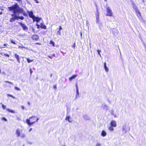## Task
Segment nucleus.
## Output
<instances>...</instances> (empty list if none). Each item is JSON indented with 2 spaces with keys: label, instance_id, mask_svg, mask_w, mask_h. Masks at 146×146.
<instances>
[{
  "label": "nucleus",
  "instance_id": "49530a36",
  "mask_svg": "<svg viewBox=\"0 0 146 146\" xmlns=\"http://www.w3.org/2000/svg\"><path fill=\"white\" fill-rule=\"evenodd\" d=\"M75 43H74V45L72 46V47H73L74 48H75Z\"/></svg>",
  "mask_w": 146,
  "mask_h": 146
},
{
  "label": "nucleus",
  "instance_id": "3c124183",
  "mask_svg": "<svg viewBox=\"0 0 146 146\" xmlns=\"http://www.w3.org/2000/svg\"><path fill=\"white\" fill-rule=\"evenodd\" d=\"M35 1H36V3H39V1H38L37 0H35Z\"/></svg>",
  "mask_w": 146,
  "mask_h": 146
},
{
  "label": "nucleus",
  "instance_id": "9d476101",
  "mask_svg": "<svg viewBox=\"0 0 146 146\" xmlns=\"http://www.w3.org/2000/svg\"><path fill=\"white\" fill-rule=\"evenodd\" d=\"M131 3L133 6V8L135 10V11H136L137 10H138L137 9V7L135 5V3L133 2H132Z\"/></svg>",
  "mask_w": 146,
  "mask_h": 146
},
{
  "label": "nucleus",
  "instance_id": "0e129e2a",
  "mask_svg": "<svg viewBox=\"0 0 146 146\" xmlns=\"http://www.w3.org/2000/svg\"><path fill=\"white\" fill-rule=\"evenodd\" d=\"M33 119L31 120L32 121V120H34V119H34V118H33Z\"/></svg>",
  "mask_w": 146,
  "mask_h": 146
},
{
  "label": "nucleus",
  "instance_id": "a211bd4d",
  "mask_svg": "<svg viewBox=\"0 0 146 146\" xmlns=\"http://www.w3.org/2000/svg\"><path fill=\"white\" fill-rule=\"evenodd\" d=\"M83 118L86 120H89L90 119V118L88 116L86 115H83Z\"/></svg>",
  "mask_w": 146,
  "mask_h": 146
},
{
  "label": "nucleus",
  "instance_id": "5701e85b",
  "mask_svg": "<svg viewBox=\"0 0 146 146\" xmlns=\"http://www.w3.org/2000/svg\"><path fill=\"white\" fill-rule=\"evenodd\" d=\"M20 137L21 138H24L25 137V135L24 133H21Z\"/></svg>",
  "mask_w": 146,
  "mask_h": 146
},
{
  "label": "nucleus",
  "instance_id": "2f4dec72",
  "mask_svg": "<svg viewBox=\"0 0 146 146\" xmlns=\"http://www.w3.org/2000/svg\"><path fill=\"white\" fill-rule=\"evenodd\" d=\"M24 19V18L23 17L21 16L20 17L19 16V19H20L21 20H23Z\"/></svg>",
  "mask_w": 146,
  "mask_h": 146
},
{
  "label": "nucleus",
  "instance_id": "09e8293b",
  "mask_svg": "<svg viewBox=\"0 0 146 146\" xmlns=\"http://www.w3.org/2000/svg\"><path fill=\"white\" fill-rule=\"evenodd\" d=\"M58 33L60 35H61L60 32L59 30V31H58Z\"/></svg>",
  "mask_w": 146,
  "mask_h": 146
},
{
  "label": "nucleus",
  "instance_id": "c85d7f7f",
  "mask_svg": "<svg viewBox=\"0 0 146 146\" xmlns=\"http://www.w3.org/2000/svg\"><path fill=\"white\" fill-rule=\"evenodd\" d=\"M15 88L16 90H20V88L17 87H16V86L15 87Z\"/></svg>",
  "mask_w": 146,
  "mask_h": 146
},
{
  "label": "nucleus",
  "instance_id": "c9c22d12",
  "mask_svg": "<svg viewBox=\"0 0 146 146\" xmlns=\"http://www.w3.org/2000/svg\"><path fill=\"white\" fill-rule=\"evenodd\" d=\"M11 43H12L13 44H16V43L15 42H14L12 40H11Z\"/></svg>",
  "mask_w": 146,
  "mask_h": 146
},
{
  "label": "nucleus",
  "instance_id": "393cba45",
  "mask_svg": "<svg viewBox=\"0 0 146 146\" xmlns=\"http://www.w3.org/2000/svg\"><path fill=\"white\" fill-rule=\"evenodd\" d=\"M79 95V93L78 90H76V94L75 98V99H77L78 96Z\"/></svg>",
  "mask_w": 146,
  "mask_h": 146
},
{
  "label": "nucleus",
  "instance_id": "c03bdc74",
  "mask_svg": "<svg viewBox=\"0 0 146 146\" xmlns=\"http://www.w3.org/2000/svg\"><path fill=\"white\" fill-rule=\"evenodd\" d=\"M19 48H25V47H24V46H19Z\"/></svg>",
  "mask_w": 146,
  "mask_h": 146
},
{
  "label": "nucleus",
  "instance_id": "f704fd0d",
  "mask_svg": "<svg viewBox=\"0 0 146 146\" xmlns=\"http://www.w3.org/2000/svg\"><path fill=\"white\" fill-rule=\"evenodd\" d=\"M27 60L28 63H29L31 62L33 60H30L28 58H27Z\"/></svg>",
  "mask_w": 146,
  "mask_h": 146
},
{
  "label": "nucleus",
  "instance_id": "c756f323",
  "mask_svg": "<svg viewBox=\"0 0 146 146\" xmlns=\"http://www.w3.org/2000/svg\"><path fill=\"white\" fill-rule=\"evenodd\" d=\"M101 145V144L98 142L97 143L96 146H100Z\"/></svg>",
  "mask_w": 146,
  "mask_h": 146
},
{
  "label": "nucleus",
  "instance_id": "0eeeda50",
  "mask_svg": "<svg viewBox=\"0 0 146 146\" xmlns=\"http://www.w3.org/2000/svg\"><path fill=\"white\" fill-rule=\"evenodd\" d=\"M137 14V15L138 17L141 20V19H143L141 17V14L139 11V10H137L136 11H135Z\"/></svg>",
  "mask_w": 146,
  "mask_h": 146
},
{
  "label": "nucleus",
  "instance_id": "4be33fe9",
  "mask_svg": "<svg viewBox=\"0 0 146 146\" xmlns=\"http://www.w3.org/2000/svg\"><path fill=\"white\" fill-rule=\"evenodd\" d=\"M41 28L44 29H46V26L42 24V23L41 24L40 26Z\"/></svg>",
  "mask_w": 146,
  "mask_h": 146
},
{
  "label": "nucleus",
  "instance_id": "37998d69",
  "mask_svg": "<svg viewBox=\"0 0 146 146\" xmlns=\"http://www.w3.org/2000/svg\"><path fill=\"white\" fill-rule=\"evenodd\" d=\"M4 55L5 56H7L8 57H9V54H4Z\"/></svg>",
  "mask_w": 146,
  "mask_h": 146
},
{
  "label": "nucleus",
  "instance_id": "4468645a",
  "mask_svg": "<svg viewBox=\"0 0 146 146\" xmlns=\"http://www.w3.org/2000/svg\"><path fill=\"white\" fill-rule=\"evenodd\" d=\"M107 135V133L105 130H103L102 131L101 135L103 137H104L106 136Z\"/></svg>",
  "mask_w": 146,
  "mask_h": 146
},
{
  "label": "nucleus",
  "instance_id": "f03ea898",
  "mask_svg": "<svg viewBox=\"0 0 146 146\" xmlns=\"http://www.w3.org/2000/svg\"><path fill=\"white\" fill-rule=\"evenodd\" d=\"M36 117L35 116H32V117H30L29 118V119H27L26 120V122L27 123L28 125L29 126H31V125H33L34 123H35L36 122V121H33V122H31L30 120L32 119H33V118H35Z\"/></svg>",
  "mask_w": 146,
  "mask_h": 146
},
{
  "label": "nucleus",
  "instance_id": "052dcab7",
  "mask_svg": "<svg viewBox=\"0 0 146 146\" xmlns=\"http://www.w3.org/2000/svg\"><path fill=\"white\" fill-rule=\"evenodd\" d=\"M52 57H54V56H55V54H53L52 55Z\"/></svg>",
  "mask_w": 146,
  "mask_h": 146
},
{
  "label": "nucleus",
  "instance_id": "680f3d73",
  "mask_svg": "<svg viewBox=\"0 0 146 146\" xmlns=\"http://www.w3.org/2000/svg\"><path fill=\"white\" fill-rule=\"evenodd\" d=\"M12 95H10V94H8V96H10V97H11V96Z\"/></svg>",
  "mask_w": 146,
  "mask_h": 146
},
{
  "label": "nucleus",
  "instance_id": "ddd939ff",
  "mask_svg": "<svg viewBox=\"0 0 146 146\" xmlns=\"http://www.w3.org/2000/svg\"><path fill=\"white\" fill-rule=\"evenodd\" d=\"M96 19H99V14L98 11V9L97 8L96 9Z\"/></svg>",
  "mask_w": 146,
  "mask_h": 146
},
{
  "label": "nucleus",
  "instance_id": "b1692460",
  "mask_svg": "<svg viewBox=\"0 0 146 146\" xmlns=\"http://www.w3.org/2000/svg\"><path fill=\"white\" fill-rule=\"evenodd\" d=\"M6 110L7 111H8L9 112H10L11 113H15V111H14L11 110L10 109L7 108V109H6Z\"/></svg>",
  "mask_w": 146,
  "mask_h": 146
},
{
  "label": "nucleus",
  "instance_id": "7ed1b4c3",
  "mask_svg": "<svg viewBox=\"0 0 146 146\" xmlns=\"http://www.w3.org/2000/svg\"><path fill=\"white\" fill-rule=\"evenodd\" d=\"M106 12L107 14L106 15L112 16V11L110 8L108 6H106Z\"/></svg>",
  "mask_w": 146,
  "mask_h": 146
},
{
  "label": "nucleus",
  "instance_id": "f257e3e1",
  "mask_svg": "<svg viewBox=\"0 0 146 146\" xmlns=\"http://www.w3.org/2000/svg\"><path fill=\"white\" fill-rule=\"evenodd\" d=\"M8 8L10 11H13V13L11 15V16L13 17L15 20H18L20 13H22L23 12V9L19 7L17 3L11 7H8Z\"/></svg>",
  "mask_w": 146,
  "mask_h": 146
},
{
  "label": "nucleus",
  "instance_id": "1a4fd4ad",
  "mask_svg": "<svg viewBox=\"0 0 146 146\" xmlns=\"http://www.w3.org/2000/svg\"><path fill=\"white\" fill-rule=\"evenodd\" d=\"M28 13L30 17L32 18L33 19L34 17L35 16L33 15V11H28Z\"/></svg>",
  "mask_w": 146,
  "mask_h": 146
},
{
  "label": "nucleus",
  "instance_id": "f8f14e48",
  "mask_svg": "<svg viewBox=\"0 0 146 146\" xmlns=\"http://www.w3.org/2000/svg\"><path fill=\"white\" fill-rule=\"evenodd\" d=\"M33 19L34 21H36L37 22H38L40 21V20L41 19L38 17H36L35 16H34Z\"/></svg>",
  "mask_w": 146,
  "mask_h": 146
},
{
  "label": "nucleus",
  "instance_id": "4d7b16f0",
  "mask_svg": "<svg viewBox=\"0 0 146 146\" xmlns=\"http://www.w3.org/2000/svg\"><path fill=\"white\" fill-rule=\"evenodd\" d=\"M37 28H39L40 26L38 24H37Z\"/></svg>",
  "mask_w": 146,
  "mask_h": 146
},
{
  "label": "nucleus",
  "instance_id": "864d4df0",
  "mask_svg": "<svg viewBox=\"0 0 146 146\" xmlns=\"http://www.w3.org/2000/svg\"><path fill=\"white\" fill-rule=\"evenodd\" d=\"M39 119V118H37V119H36V120L35 121L36 122H37Z\"/></svg>",
  "mask_w": 146,
  "mask_h": 146
},
{
  "label": "nucleus",
  "instance_id": "13d9d810",
  "mask_svg": "<svg viewBox=\"0 0 146 146\" xmlns=\"http://www.w3.org/2000/svg\"><path fill=\"white\" fill-rule=\"evenodd\" d=\"M27 104H28L29 105H30V103L29 102H28V103H27Z\"/></svg>",
  "mask_w": 146,
  "mask_h": 146
},
{
  "label": "nucleus",
  "instance_id": "aec40b11",
  "mask_svg": "<svg viewBox=\"0 0 146 146\" xmlns=\"http://www.w3.org/2000/svg\"><path fill=\"white\" fill-rule=\"evenodd\" d=\"M104 68L105 71L106 72H108V68L106 66V62L104 63Z\"/></svg>",
  "mask_w": 146,
  "mask_h": 146
},
{
  "label": "nucleus",
  "instance_id": "603ef678",
  "mask_svg": "<svg viewBox=\"0 0 146 146\" xmlns=\"http://www.w3.org/2000/svg\"><path fill=\"white\" fill-rule=\"evenodd\" d=\"M21 107L23 110L24 109V107L23 106H21Z\"/></svg>",
  "mask_w": 146,
  "mask_h": 146
},
{
  "label": "nucleus",
  "instance_id": "58836bf2",
  "mask_svg": "<svg viewBox=\"0 0 146 146\" xmlns=\"http://www.w3.org/2000/svg\"><path fill=\"white\" fill-rule=\"evenodd\" d=\"M19 2V3L22 2V0H15Z\"/></svg>",
  "mask_w": 146,
  "mask_h": 146
},
{
  "label": "nucleus",
  "instance_id": "6e6d98bb",
  "mask_svg": "<svg viewBox=\"0 0 146 146\" xmlns=\"http://www.w3.org/2000/svg\"><path fill=\"white\" fill-rule=\"evenodd\" d=\"M32 130V128H31L29 130V132H30Z\"/></svg>",
  "mask_w": 146,
  "mask_h": 146
},
{
  "label": "nucleus",
  "instance_id": "a19ab883",
  "mask_svg": "<svg viewBox=\"0 0 146 146\" xmlns=\"http://www.w3.org/2000/svg\"><path fill=\"white\" fill-rule=\"evenodd\" d=\"M108 101L109 104H111V102L110 100L109 99H108Z\"/></svg>",
  "mask_w": 146,
  "mask_h": 146
},
{
  "label": "nucleus",
  "instance_id": "79ce46f5",
  "mask_svg": "<svg viewBox=\"0 0 146 146\" xmlns=\"http://www.w3.org/2000/svg\"><path fill=\"white\" fill-rule=\"evenodd\" d=\"M96 19L97 23H98L99 22V21H100L99 19Z\"/></svg>",
  "mask_w": 146,
  "mask_h": 146
},
{
  "label": "nucleus",
  "instance_id": "6e6552de",
  "mask_svg": "<svg viewBox=\"0 0 146 146\" xmlns=\"http://www.w3.org/2000/svg\"><path fill=\"white\" fill-rule=\"evenodd\" d=\"M111 125L113 127H115L117 125L116 122L114 120H112L110 123Z\"/></svg>",
  "mask_w": 146,
  "mask_h": 146
},
{
  "label": "nucleus",
  "instance_id": "5fc2aeb1",
  "mask_svg": "<svg viewBox=\"0 0 146 146\" xmlns=\"http://www.w3.org/2000/svg\"><path fill=\"white\" fill-rule=\"evenodd\" d=\"M62 27H61L60 26V28L59 29V30L60 31L61 30H62Z\"/></svg>",
  "mask_w": 146,
  "mask_h": 146
},
{
  "label": "nucleus",
  "instance_id": "39448f33",
  "mask_svg": "<svg viewBox=\"0 0 146 146\" xmlns=\"http://www.w3.org/2000/svg\"><path fill=\"white\" fill-rule=\"evenodd\" d=\"M101 107L103 109L105 110H108L109 109V108L107 105L105 103H103L101 106Z\"/></svg>",
  "mask_w": 146,
  "mask_h": 146
},
{
  "label": "nucleus",
  "instance_id": "e433bc0d",
  "mask_svg": "<svg viewBox=\"0 0 146 146\" xmlns=\"http://www.w3.org/2000/svg\"><path fill=\"white\" fill-rule=\"evenodd\" d=\"M88 24H89V22H88V21H86V25L89 28Z\"/></svg>",
  "mask_w": 146,
  "mask_h": 146
},
{
  "label": "nucleus",
  "instance_id": "de8ad7c7",
  "mask_svg": "<svg viewBox=\"0 0 146 146\" xmlns=\"http://www.w3.org/2000/svg\"><path fill=\"white\" fill-rule=\"evenodd\" d=\"M76 91L77 90H78V86L77 84L76 85Z\"/></svg>",
  "mask_w": 146,
  "mask_h": 146
},
{
  "label": "nucleus",
  "instance_id": "bf43d9fd",
  "mask_svg": "<svg viewBox=\"0 0 146 146\" xmlns=\"http://www.w3.org/2000/svg\"><path fill=\"white\" fill-rule=\"evenodd\" d=\"M7 45V44H4V45L5 46H6Z\"/></svg>",
  "mask_w": 146,
  "mask_h": 146
},
{
  "label": "nucleus",
  "instance_id": "e2e57ef3",
  "mask_svg": "<svg viewBox=\"0 0 146 146\" xmlns=\"http://www.w3.org/2000/svg\"><path fill=\"white\" fill-rule=\"evenodd\" d=\"M80 35H81V36H82V33H81V32H80Z\"/></svg>",
  "mask_w": 146,
  "mask_h": 146
},
{
  "label": "nucleus",
  "instance_id": "338daca9",
  "mask_svg": "<svg viewBox=\"0 0 146 146\" xmlns=\"http://www.w3.org/2000/svg\"><path fill=\"white\" fill-rule=\"evenodd\" d=\"M111 114H112V115H113V112H112V113H111Z\"/></svg>",
  "mask_w": 146,
  "mask_h": 146
},
{
  "label": "nucleus",
  "instance_id": "20e7f679",
  "mask_svg": "<svg viewBox=\"0 0 146 146\" xmlns=\"http://www.w3.org/2000/svg\"><path fill=\"white\" fill-rule=\"evenodd\" d=\"M22 132V130H20L19 129H17L15 132V134L17 137H19Z\"/></svg>",
  "mask_w": 146,
  "mask_h": 146
},
{
  "label": "nucleus",
  "instance_id": "69168bd1",
  "mask_svg": "<svg viewBox=\"0 0 146 146\" xmlns=\"http://www.w3.org/2000/svg\"><path fill=\"white\" fill-rule=\"evenodd\" d=\"M13 98L14 99H15V97L13 96Z\"/></svg>",
  "mask_w": 146,
  "mask_h": 146
},
{
  "label": "nucleus",
  "instance_id": "dca6fc26",
  "mask_svg": "<svg viewBox=\"0 0 146 146\" xmlns=\"http://www.w3.org/2000/svg\"><path fill=\"white\" fill-rule=\"evenodd\" d=\"M19 56L17 54H15V57L16 58L19 63H20V61L19 60Z\"/></svg>",
  "mask_w": 146,
  "mask_h": 146
},
{
  "label": "nucleus",
  "instance_id": "423d86ee",
  "mask_svg": "<svg viewBox=\"0 0 146 146\" xmlns=\"http://www.w3.org/2000/svg\"><path fill=\"white\" fill-rule=\"evenodd\" d=\"M19 23L20 24L21 26L22 27L23 29L24 30L26 31L28 29V28L25 24L21 22Z\"/></svg>",
  "mask_w": 146,
  "mask_h": 146
},
{
  "label": "nucleus",
  "instance_id": "a18cd8bd",
  "mask_svg": "<svg viewBox=\"0 0 146 146\" xmlns=\"http://www.w3.org/2000/svg\"><path fill=\"white\" fill-rule=\"evenodd\" d=\"M53 88L55 89H56V88H57L56 86V85L54 86V87H53Z\"/></svg>",
  "mask_w": 146,
  "mask_h": 146
},
{
  "label": "nucleus",
  "instance_id": "4c0bfd02",
  "mask_svg": "<svg viewBox=\"0 0 146 146\" xmlns=\"http://www.w3.org/2000/svg\"><path fill=\"white\" fill-rule=\"evenodd\" d=\"M142 1V2H141V4H145V1L144 0H140Z\"/></svg>",
  "mask_w": 146,
  "mask_h": 146
},
{
  "label": "nucleus",
  "instance_id": "2eb2a0df",
  "mask_svg": "<svg viewBox=\"0 0 146 146\" xmlns=\"http://www.w3.org/2000/svg\"><path fill=\"white\" fill-rule=\"evenodd\" d=\"M77 76H78L77 74L74 75L69 78V80L70 81H71L72 79H74L76 77H77Z\"/></svg>",
  "mask_w": 146,
  "mask_h": 146
},
{
  "label": "nucleus",
  "instance_id": "ea45409f",
  "mask_svg": "<svg viewBox=\"0 0 146 146\" xmlns=\"http://www.w3.org/2000/svg\"><path fill=\"white\" fill-rule=\"evenodd\" d=\"M30 73L31 74H32V73L33 72V71H32L31 68L30 69Z\"/></svg>",
  "mask_w": 146,
  "mask_h": 146
},
{
  "label": "nucleus",
  "instance_id": "8fccbe9b",
  "mask_svg": "<svg viewBox=\"0 0 146 146\" xmlns=\"http://www.w3.org/2000/svg\"><path fill=\"white\" fill-rule=\"evenodd\" d=\"M48 57L49 58H50V59H52V56H48Z\"/></svg>",
  "mask_w": 146,
  "mask_h": 146
},
{
  "label": "nucleus",
  "instance_id": "7c9ffc66",
  "mask_svg": "<svg viewBox=\"0 0 146 146\" xmlns=\"http://www.w3.org/2000/svg\"><path fill=\"white\" fill-rule=\"evenodd\" d=\"M97 51H98V54L100 56V57H101V55L100 53V52H101V51L100 50H97Z\"/></svg>",
  "mask_w": 146,
  "mask_h": 146
},
{
  "label": "nucleus",
  "instance_id": "6ab92c4d",
  "mask_svg": "<svg viewBox=\"0 0 146 146\" xmlns=\"http://www.w3.org/2000/svg\"><path fill=\"white\" fill-rule=\"evenodd\" d=\"M70 117L69 115L66 116L65 119V120H68L69 122L71 123L72 122V121H70Z\"/></svg>",
  "mask_w": 146,
  "mask_h": 146
},
{
  "label": "nucleus",
  "instance_id": "a878e982",
  "mask_svg": "<svg viewBox=\"0 0 146 146\" xmlns=\"http://www.w3.org/2000/svg\"><path fill=\"white\" fill-rule=\"evenodd\" d=\"M15 19H14L13 17L11 18L10 20V22H13V21H15Z\"/></svg>",
  "mask_w": 146,
  "mask_h": 146
},
{
  "label": "nucleus",
  "instance_id": "774afa93",
  "mask_svg": "<svg viewBox=\"0 0 146 146\" xmlns=\"http://www.w3.org/2000/svg\"><path fill=\"white\" fill-rule=\"evenodd\" d=\"M52 74H51V75H50V77H51L52 76Z\"/></svg>",
  "mask_w": 146,
  "mask_h": 146
},
{
  "label": "nucleus",
  "instance_id": "473e14b6",
  "mask_svg": "<svg viewBox=\"0 0 146 146\" xmlns=\"http://www.w3.org/2000/svg\"><path fill=\"white\" fill-rule=\"evenodd\" d=\"M2 119L3 120H4L5 121H7V119L5 118L4 117H3L2 118Z\"/></svg>",
  "mask_w": 146,
  "mask_h": 146
},
{
  "label": "nucleus",
  "instance_id": "412c9836",
  "mask_svg": "<svg viewBox=\"0 0 146 146\" xmlns=\"http://www.w3.org/2000/svg\"><path fill=\"white\" fill-rule=\"evenodd\" d=\"M113 127L111 125L108 127V129L110 131H113L114 129Z\"/></svg>",
  "mask_w": 146,
  "mask_h": 146
},
{
  "label": "nucleus",
  "instance_id": "f3484780",
  "mask_svg": "<svg viewBox=\"0 0 146 146\" xmlns=\"http://www.w3.org/2000/svg\"><path fill=\"white\" fill-rule=\"evenodd\" d=\"M126 125H124L122 126V129L124 133H126L127 132V130L126 129Z\"/></svg>",
  "mask_w": 146,
  "mask_h": 146
},
{
  "label": "nucleus",
  "instance_id": "bb28decb",
  "mask_svg": "<svg viewBox=\"0 0 146 146\" xmlns=\"http://www.w3.org/2000/svg\"><path fill=\"white\" fill-rule=\"evenodd\" d=\"M50 43L52 44L53 46H54L55 44L54 42L53 41L50 40Z\"/></svg>",
  "mask_w": 146,
  "mask_h": 146
},
{
  "label": "nucleus",
  "instance_id": "72a5a7b5",
  "mask_svg": "<svg viewBox=\"0 0 146 146\" xmlns=\"http://www.w3.org/2000/svg\"><path fill=\"white\" fill-rule=\"evenodd\" d=\"M2 107L3 109H5L6 108V106L4 105L3 104H2Z\"/></svg>",
  "mask_w": 146,
  "mask_h": 146
},
{
  "label": "nucleus",
  "instance_id": "9b49d317",
  "mask_svg": "<svg viewBox=\"0 0 146 146\" xmlns=\"http://www.w3.org/2000/svg\"><path fill=\"white\" fill-rule=\"evenodd\" d=\"M32 38L34 40H37L39 38V36L36 35H34L32 36Z\"/></svg>",
  "mask_w": 146,
  "mask_h": 146
},
{
  "label": "nucleus",
  "instance_id": "cd10ccee",
  "mask_svg": "<svg viewBox=\"0 0 146 146\" xmlns=\"http://www.w3.org/2000/svg\"><path fill=\"white\" fill-rule=\"evenodd\" d=\"M5 82H6V83H9L12 85H13V84L12 82H10L8 81H5Z\"/></svg>",
  "mask_w": 146,
  "mask_h": 146
}]
</instances>
